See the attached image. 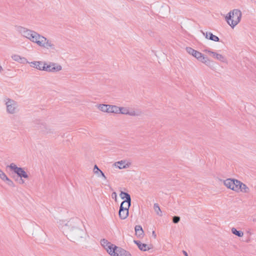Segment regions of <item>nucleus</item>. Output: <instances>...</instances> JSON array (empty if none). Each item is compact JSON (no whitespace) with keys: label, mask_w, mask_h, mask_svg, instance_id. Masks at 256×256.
<instances>
[{"label":"nucleus","mask_w":256,"mask_h":256,"mask_svg":"<svg viewBox=\"0 0 256 256\" xmlns=\"http://www.w3.org/2000/svg\"><path fill=\"white\" fill-rule=\"evenodd\" d=\"M59 228L67 238L74 242L85 240L87 236L82 222L78 218H72L62 222Z\"/></svg>","instance_id":"f257e3e1"},{"label":"nucleus","mask_w":256,"mask_h":256,"mask_svg":"<svg viewBox=\"0 0 256 256\" xmlns=\"http://www.w3.org/2000/svg\"><path fill=\"white\" fill-rule=\"evenodd\" d=\"M16 30L22 36L36 44L38 46L52 52H56L58 51L56 46L52 40L36 32L22 26L17 27Z\"/></svg>","instance_id":"f03ea898"},{"label":"nucleus","mask_w":256,"mask_h":256,"mask_svg":"<svg viewBox=\"0 0 256 256\" xmlns=\"http://www.w3.org/2000/svg\"><path fill=\"white\" fill-rule=\"evenodd\" d=\"M101 246L110 256H132L128 251L116 246L106 239H102L100 242Z\"/></svg>","instance_id":"7ed1b4c3"},{"label":"nucleus","mask_w":256,"mask_h":256,"mask_svg":"<svg viewBox=\"0 0 256 256\" xmlns=\"http://www.w3.org/2000/svg\"><path fill=\"white\" fill-rule=\"evenodd\" d=\"M242 12L238 9L230 11L226 16L225 19L228 24L232 28L238 25L242 18Z\"/></svg>","instance_id":"20e7f679"},{"label":"nucleus","mask_w":256,"mask_h":256,"mask_svg":"<svg viewBox=\"0 0 256 256\" xmlns=\"http://www.w3.org/2000/svg\"><path fill=\"white\" fill-rule=\"evenodd\" d=\"M10 169L16 174L20 178L18 182L20 184H23L25 183L24 178L28 180L29 176L28 172L24 170V168L18 167L15 164L12 163L8 166Z\"/></svg>","instance_id":"39448f33"},{"label":"nucleus","mask_w":256,"mask_h":256,"mask_svg":"<svg viewBox=\"0 0 256 256\" xmlns=\"http://www.w3.org/2000/svg\"><path fill=\"white\" fill-rule=\"evenodd\" d=\"M4 102L7 114L14 115L18 112V103L14 100L6 98L4 100Z\"/></svg>","instance_id":"423d86ee"},{"label":"nucleus","mask_w":256,"mask_h":256,"mask_svg":"<svg viewBox=\"0 0 256 256\" xmlns=\"http://www.w3.org/2000/svg\"><path fill=\"white\" fill-rule=\"evenodd\" d=\"M230 190L244 194H248L250 192V188L245 184L234 178H233Z\"/></svg>","instance_id":"0eeeda50"},{"label":"nucleus","mask_w":256,"mask_h":256,"mask_svg":"<svg viewBox=\"0 0 256 256\" xmlns=\"http://www.w3.org/2000/svg\"><path fill=\"white\" fill-rule=\"evenodd\" d=\"M62 69V66L56 62H44L42 71L48 72H58Z\"/></svg>","instance_id":"6e6552de"},{"label":"nucleus","mask_w":256,"mask_h":256,"mask_svg":"<svg viewBox=\"0 0 256 256\" xmlns=\"http://www.w3.org/2000/svg\"><path fill=\"white\" fill-rule=\"evenodd\" d=\"M203 52L208 54L211 56L213 58L220 61L224 64L228 63V60L226 56L216 51H214L210 48H205L203 50Z\"/></svg>","instance_id":"1a4fd4ad"},{"label":"nucleus","mask_w":256,"mask_h":256,"mask_svg":"<svg viewBox=\"0 0 256 256\" xmlns=\"http://www.w3.org/2000/svg\"><path fill=\"white\" fill-rule=\"evenodd\" d=\"M118 114L128 115L132 116H138L140 114V112L138 110H136L133 108L128 107H119Z\"/></svg>","instance_id":"9d476101"},{"label":"nucleus","mask_w":256,"mask_h":256,"mask_svg":"<svg viewBox=\"0 0 256 256\" xmlns=\"http://www.w3.org/2000/svg\"><path fill=\"white\" fill-rule=\"evenodd\" d=\"M132 165V162L128 160H122L114 164V166L120 170L126 169L129 168Z\"/></svg>","instance_id":"9b49d317"},{"label":"nucleus","mask_w":256,"mask_h":256,"mask_svg":"<svg viewBox=\"0 0 256 256\" xmlns=\"http://www.w3.org/2000/svg\"><path fill=\"white\" fill-rule=\"evenodd\" d=\"M198 60L208 67H210L213 62L212 60L203 54H202Z\"/></svg>","instance_id":"f8f14e48"},{"label":"nucleus","mask_w":256,"mask_h":256,"mask_svg":"<svg viewBox=\"0 0 256 256\" xmlns=\"http://www.w3.org/2000/svg\"><path fill=\"white\" fill-rule=\"evenodd\" d=\"M11 58L13 60L21 64H25L28 62L26 58L22 56L17 54L12 55Z\"/></svg>","instance_id":"ddd939ff"},{"label":"nucleus","mask_w":256,"mask_h":256,"mask_svg":"<svg viewBox=\"0 0 256 256\" xmlns=\"http://www.w3.org/2000/svg\"><path fill=\"white\" fill-rule=\"evenodd\" d=\"M186 52L190 55L193 56L197 60L198 58L201 56L202 53L194 50V48L190 47H186Z\"/></svg>","instance_id":"4468645a"},{"label":"nucleus","mask_w":256,"mask_h":256,"mask_svg":"<svg viewBox=\"0 0 256 256\" xmlns=\"http://www.w3.org/2000/svg\"><path fill=\"white\" fill-rule=\"evenodd\" d=\"M0 179L9 186H12L14 185L12 180L3 171H2L0 173Z\"/></svg>","instance_id":"2eb2a0df"},{"label":"nucleus","mask_w":256,"mask_h":256,"mask_svg":"<svg viewBox=\"0 0 256 256\" xmlns=\"http://www.w3.org/2000/svg\"><path fill=\"white\" fill-rule=\"evenodd\" d=\"M44 62L42 61H33L30 62H28V63L30 64L32 68H35L39 70L42 71Z\"/></svg>","instance_id":"dca6fc26"},{"label":"nucleus","mask_w":256,"mask_h":256,"mask_svg":"<svg viewBox=\"0 0 256 256\" xmlns=\"http://www.w3.org/2000/svg\"><path fill=\"white\" fill-rule=\"evenodd\" d=\"M134 242L137 245L138 248L142 251L146 252L148 250L152 248L150 246L143 244L138 240H134Z\"/></svg>","instance_id":"f3484780"},{"label":"nucleus","mask_w":256,"mask_h":256,"mask_svg":"<svg viewBox=\"0 0 256 256\" xmlns=\"http://www.w3.org/2000/svg\"><path fill=\"white\" fill-rule=\"evenodd\" d=\"M205 38L208 39L216 42H219L220 38L216 36L213 34L211 32H202Z\"/></svg>","instance_id":"a211bd4d"},{"label":"nucleus","mask_w":256,"mask_h":256,"mask_svg":"<svg viewBox=\"0 0 256 256\" xmlns=\"http://www.w3.org/2000/svg\"><path fill=\"white\" fill-rule=\"evenodd\" d=\"M41 132L46 135L52 134L54 133V129L50 126L45 125L40 128Z\"/></svg>","instance_id":"6ab92c4d"},{"label":"nucleus","mask_w":256,"mask_h":256,"mask_svg":"<svg viewBox=\"0 0 256 256\" xmlns=\"http://www.w3.org/2000/svg\"><path fill=\"white\" fill-rule=\"evenodd\" d=\"M118 216L121 220H125L128 216V210L120 208Z\"/></svg>","instance_id":"aec40b11"},{"label":"nucleus","mask_w":256,"mask_h":256,"mask_svg":"<svg viewBox=\"0 0 256 256\" xmlns=\"http://www.w3.org/2000/svg\"><path fill=\"white\" fill-rule=\"evenodd\" d=\"M93 172L94 174H96L98 177H102L104 180L106 178L104 173L98 168V166L96 165H94L93 169Z\"/></svg>","instance_id":"412c9836"},{"label":"nucleus","mask_w":256,"mask_h":256,"mask_svg":"<svg viewBox=\"0 0 256 256\" xmlns=\"http://www.w3.org/2000/svg\"><path fill=\"white\" fill-rule=\"evenodd\" d=\"M136 234L139 238H142L144 236V232L142 227L140 225H136L134 228Z\"/></svg>","instance_id":"4be33fe9"},{"label":"nucleus","mask_w":256,"mask_h":256,"mask_svg":"<svg viewBox=\"0 0 256 256\" xmlns=\"http://www.w3.org/2000/svg\"><path fill=\"white\" fill-rule=\"evenodd\" d=\"M131 204V199H128L123 201L120 206V208L128 210Z\"/></svg>","instance_id":"5701e85b"},{"label":"nucleus","mask_w":256,"mask_h":256,"mask_svg":"<svg viewBox=\"0 0 256 256\" xmlns=\"http://www.w3.org/2000/svg\"><path fill=\"white\" fill-rule=\"evenodd\" d=\"M108 104H98L96 106V108L103 112L108 113Z\"/></svg>","instance_id":"b1692460"},{"label":"nucleus","mask_w":256,"mask_h":256,"mask_svg":"<svg viewBox=\"0 0 256 256\" xmlns=\"http://www.w3.org/2000/svg\"><path fill=\"white\" fill-rule=\"evenodd\" d=\"M118 108L116 106L108 104V113L118 114Z\"/></svg>","instance_id":"393cba45"},{"label":"nucleus","mask_w":256,"mask_h":256,"mask_svg":"<svg viewBox=\"0 0 256 256\" xmlns=\"http://www.w3.org/2000/svg\"><path fill=\"white\" fill-rule=\"evenodd\" d=\"M231 232L232 234L240 238L242 237L244 235V233L241 230H238L235 228H231Z\"/></svg>","instance_id":"a878e982"},{"label":"nucleus","mask_w":256,"mask_h":256,"mask_svg":"<svg viewBox=\"0 0 256 256\" xmlns=\"http://www.w3.org/2000/svg\"><path fill=\"white\" fill-rule=\"evenodd\" d=\"M233 178H227L224 181V186L228 189L230 190L232 188V182Z\"/></svg>","instance_id":"bb28decb"},{"label":"nucleus","mask_w":256,"mask_h":256,"mask_svg":"<svg viewBox=\"0 0 256 256\" xmlns=\"http://www.w3.org/2000/svg\"><path fill=\"white\" fill-rule=\"evenodd\" d=\"M154 209L157 215L160 216H162V212L158 204L156 203L154 204Z\"/></svg>","instance_id":"cd10ccee"},{"label":"nucleus","mask_w":256,"mask_h":256,"mask_svg":"<svg viewBox=\"0 0 256 256\" xmlns=\"http://www.w3.org/2000/svg\"><path fill=\"white\" fill-rule=\"evenodd\" d=\"M120 196L122 200L126 199L125 200H127L128 199H131L130 195L128 193L124 192H120Z\"/></svg>","instance_id":"c85d7f7f"},{"label":"nucleus","mask_w":256,"mask_h":256,"mask_svg":"<svg viewBox=\"0 0 256 256\" xmlns=\"http://www.w3.org/2000/svg\"><path fill=\"white\" fill-rule=\"evenodd\" d=\"M180 218L179 216H174V217H173L172 222L174 223L177 224L180 222Z\"/></svg>","instance_id":"c756f323"},{"label":"nucleus","mask_w":256,"mask_h":256,"mask_svg":"<svg viewBox=\"0 0 256 256\" xmlns=\"http://www.w3.org/2000/svg\"><path fill=\"white\" fill-rule=\"evenodd\" d=\"M112 196L113 198H114L116 200L117 195L116 192H114L112 194Z\"/></svg>","instance_id":"7c9ffc66"},{"label":"nucleus","mask_w":256,"mask_h":256,"mask_svg":"<svg viewBox=\"0 0 256 256\" xmlns=\"http://www.w3.org/2000/svg\"><path fill=\"white\" fill-rule=\"evenodd\" d=\"M152 236L154 237V238H156V234L154 230L152 231Z\"/></svg>","instance_id":"2f4dec72"},{"label":"nucleus","mask_w":256,"mask_h":256,"mask_svg":"<svg viewBox=\"0 0 256 256\" xmlns=\"http://www.w3.org/2000/svg\"><path fill=\"white\" fill-rule=\"evenodd\" d=\"M183 252L185 256H188V254L186 251H183Z\"/></svg>","instance_id":"473e14b6"}]
</instances>
